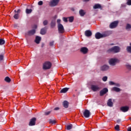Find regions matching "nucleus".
<instances>
[{
	"mask_svg": "<svg viewBox=\"0 0 131 131\" xmlns=\"http://www.w3.org/2000/svg\"><path fill=\"white\" fill-rule=\"evenodd\" d=\"M107 36H109V32H105L102 34L98 32L95 34V38L96 39H100V38H102V37H106Z\"/></svg>",
	"mask_w": 131,
	"mask_h": 131,
	"instance_id": "f257e3e1",
	"label": "nucleus"
},
{
	"mask_svg": "<svg viewBox=\"0 0 131 131\" xmlns=\"http://www.w3.org/2000/svg\"><path fill=\"white\" fill-rule=\"evenodd\" d=\"M119 62H120L119 59H118V58H111L108 60V64L111 66H115L116 64H117V63H119Z\"/></svg>",
	"mask_w": 131,
	"mask_h": 131,
	"instance_id": "f03ea898",
	"label": "nucleus"
},
{
	"mask_svg": "<svg viewBox=\"0 0 131 131\" xmlns=\"http://www.w3.org/2000/svg\"><path fill=\"white\" fill-rule=\"evenodd\" d=\"M108 52H112L113 53H119L120 52V48L118 46H115L110 49Z\"/></svg>",
	"mask_w": 131,
	"mask_h": 131,
	"instance_id": "7ed1b4c3",
	"label": "nucleus"
},
{
	"mask_svg": "<svg viewBox=\"0 0 131 131\" xmlns=\"http://www.w3.org/2000/svg\"><path fill=\"white\" fill-rule=\"evenodd\" d=\"M119 23V21L118 20H116L111 23L110 24V28H111V29H114V28H116V27L118 26Z\"/></svg>",
	"mask_w": 131,
	"mask_h": 131,
	"instance_id": "20e7f679",
	"label": "nucleus"
},
{
	"mask_svg": "<svg viewBox=\"0 0 131 131\" xmlns=\"http://www.w3.org/2000/svg\"><path fill=\"white\" fill-rule=\"evenodd\" d=\"M51 67H52V63L50 61H47L43 64V69L45 70L51 69Z\"/></svg>",
	"mask_w": 131,
	"mask_h": 131,
	"instance_id": "39448f33",
	"label": "nucleus"
},
{
	"mask_svg": "<svg viewBox=\"0 0 131 131\" xmlns=\"http://www.w3.org/2000/svg\"><path fill=\"white\" fill-rule=\"evenodd\" d=\"M91 89L93 92H98L101 90V87L98 85L92 84L91 85Z\"/></svg>",
	"mask_w": 131,
	"mask_h": 131,
	"instance_id": "423d86ee",
	"label": "nucleus"
},
{
	"mask_svg": "<svg viewBox=\"0 0 131 131\" xmlns=\"http://www.w3.org/2000/svg\"><path fill=\"white\" fill-rule=\"evenodd\" d=\"M59 2H60V0H52L50 1L49 6H50V7H56V6L59 4Z\"/></svg>",
	"mask_w": 131,
	"mask_h": 131,
	"instance_id": "0eeeda50",
	"label": "nucleus"
},
{
	"mask_svg": "<svg viewBox=\"0 0 131 131\" xmlns=\"http://www.w3.org/2000/svg\"><path fill=\"white\" fill-rule=\"evenodd\" d=\"M58 32L59 33H64L65 31V29H64V27L63 26V25L59 24L57 26Z\"/></svg>",
	"mask_w": 131,
	"mask_h": 131,
	"instance_id": "6e6552de",
	"label": "nucleus"
},
{
	"mask_svg": "<svg viewBox=\"0 0 131 131\" xmlns=\"http://www.w3.org/2000/svg\"><path fill=\"white\" fill-rule=\"evenodd\" d=\"M83 116L85 118H89L90 116H91V112L88 110H85L83 112Z\"/></svg>",
	"mask_w": 131,
	"mask_h": 131,
	"instance_id": "1a4fd4ad",
	"label": "nucleus"
},
{
	"mask_svg": "<svg viewBox=\"0 0 131 131\" xmlns=\"http://www.w3.org/2000/svg\"><path fill=\"white\" fill-rule=\"evenodd\" d=\"M110 68V67L109 66L104 64L100 67V70L101 71H107V70H109Z\"/></svg>",
	"mask_w": 131,
	"mask_h": 131,
	"instance_id": "9d476101",
	"label": "nucleus"
},
{
	"mask_svg": "<svg viewBox=\"0 0 131 131\" xmlns=\"http://www.w3.org/2000/svg\"><path fill=\"white\" fill-rule=\"evenodd\" d=\"M35 121H36V118H33L30 120V121L29 123V125L30 126H32L33 125H35Z\"/></svg>",
	"mask_w": 131,
	"mask_h": 131,
	"instance_id": "9b49d317",
	"label": "nucleus"
},
{
	"mask_svg": "<svg viewBox=\"0 0 131 131\" xmlns=\"http://www.w3.org/2000/svg\"><path fill=\"white\" fill-rule=\"evenodd\" d=\"M107 93H108V89L104 88L100 92V96H104Z\"/></svg>",
	"mask_w": 131,
	"mask_h": 131,
	"instance_id": "f8f14e48",
	"label": "nucleus"
},
{
	"mask_svg": "<svg viewBox=\"0 0 131 131\" xmlns=\"http://www.w3.org/2000/svg\"><path fill=\"white\" fill-rule=\"evenodd\" d=\"M129 109V107L127 106H122L120 108V110L122 111V112H127Z\"/></svg>",
	"mask_w": 131,
	"mask_h": 131,
	"instance_id": "ddd939ff",
	"label": "nucleus"
},
{
	"mask_svg": "<svg viewBox=\"0 0 131 131\" xmlns=\"http://www.w3.org/2000/svg\"><path fill=\"white\" fill-rule=\"evenodd\" d=\"M92 31L91 30H86L85 31V35L87 37H90V36H92Z\"/></svg>",
	"mask_w": 131,
	"mask_h": 131,
	"instance_id": "4468645a",
	"label": "nucleus"
},
{
	"mask_svg": "<svg viewBox=\"0 0 131 131\" xmlns=\"http://www.w3.org/2000/svg\"><path fill=\"white\" fill-rule=\"evenodd\" d=\"M80 51L81 53H83V54H86V53L89 52V49H88V48L86 47H83L81 48Z\"/></svg>",
	"mask_w": 131,
	"mask_h": 131,
	"instance_id": "2eb2a0df",
	"label": "nucleus"
},
{
	"mask_svg": "<svg viewBox=\"0 0 131 131\" xmlns=\"http://www.w3.org/2000/svg\"><path fill=\"white\" fill-rule=\"evenodd\" d=\"M107 105L108 107H113V102L112 99H109L107 102Z\"/></svg>",
	"mask_w": 131,
	"mask_h": 131,
	"instance_id": "dca6fc26",
	"label": "nucleus"
},
{
	"mask_svg": "<svg viewBox=\"0 0 131 131\" xmlns=\"http://www.w3.org/2000/svg\"><path fill=\"white\" fill-rule=\"evenodd\" d=\"M79 13L80 16H81V17H83V16H84V15H85V14H86V12H85V11L81 9L79 10Z\"/></svg>",
	"mask_w": 131,
	"mask_h": 131,
	"instance_id": "f3484780",
	"label": "nucleus"
},
{
	"mask_svg": "<svg viewBox=\"0 0 131 131\" xmlns=\"http://www.w3.org/2000/svg\"><path fill=\"white\" fill-rule=\"evenodd\" d=\"M40 34H42V35H45V34H46V33H47V28L45 27V28L41 29L40 30Z\"/></svg>",
	"mask_w": 131,
	"mask_h": 131,
	"instance_id": "a211bd4d",
	"label": "nucleus"
},
{
	"mask_svg": "<svg viewBox=\"0 0 131 131\" xmlns=\"http://www.w3.org/2000/svg\"><path fill=\"white\" fill-rule=\"evenodd\" d=\"M69 90V88H65L62 89L60 91V93L61 94H65L66 93H67V92H68V91Z\"/></svg>",
	"mask_w": 131,
	"mask_h": 131,
	"instance_id": "6ab92c4d",
	"label": "nucleus"
},
{
	"mask_svg": "<svg viewBox=\"0 0 131 131\" xmlns=\"http://www.w3.org/2000/svg\"><path fill=\"white\" fill-rule=\"evenodd\" d=\"M40 40H41V37H40V36H37L35 40V42H36V43H37V44L39 43V42H40Z\"/></svg>",
	"mask_w": 131,
	"mask_h": 131,
	"instance_id": "aec40b11",
	"label": "nucleus"
},
{
	"mask_svg": "<svg viewBox=\"0 0 131 131\" xmlns=\"http://www.w3.org/2000/svg\"><path fill=\"white\" fill-rule=\"evenodd\" d=\"M112 91L113 92H116L117 93H118L119 92H120L121 90H120V89L117 87H114L112 89Z\"/></svg>",
	"mask_w": 131,
	"mask_h": 131,
	"instance_id": "412c9836",
	"label": "nucleus"
},
{
	"mask_svg": "<svg viewBox=\"0 0 131 131\" xmlns=\"http://www.w3.org/2000/svg\"><path fill=\"white\" fill-rule=\"evenodd\" d=\"M102 8V6H101V5L99 4H95L94 6H93V9H101Z\"/></svg>",
	"mask_w": 131,
	"mask_h": 131,
	"instance_id": "4be33fe9",
	"label": "nucleus"
},
{
	"mask_svg": "<svg viewBox=\"0 0 131 131\" xmlns=\"http://www.w3.org/2000/svg\"><path fill=\"white\" fill-rule=\"evenodd\" d=\"M63 105L64 108H68V106H69V103L67 101H64L63 102Z\"/></svg>",
	"mask_w": 131,
	"mask_h": 131,
	"instance_id": "5701e85b",
	"label": "nucleus"
},
{
	"mask_svg": "<svg viewBox=\"0 0 131 131\" xmlns=\"http://www.w3.org/2000/svg\"><path fill=\"white\" fill-rule=\"evenodd\" d=\"M35 30L34 29H33V30H31L30 31H29L28 32V34L29 35H33V34H34V33H35Z\"/></svg>",
	"mask_w": 131,
	"mask_h": 131,
	"instance_id": "b1692460",
	"label": "nucleus"
},
{
	"mask_svg": "<svg viewBox=\"0 0 131 131\" xmlns=\"http://www.w3.org/2000/svg\"><path fill=\"white\" fill-rule=\"evenodd\" d=\"M56 26V21L52 20L51 23V27L52 28H54Z\"/></svg>",
	"mask_w": 131,
	"mask_h": 131,
	"instance_id": "393cba45",
	"label": "nucleus"
},
{
	"mask_svg": "<svg viewBox=\"0 0 131 131\" xmlns=\"http://www.w3.org/2000/svg\"><path fill=\"white\" fill-rule=\"evenodd\" d=\"M131 29V25L129 24H127L126 26V30H127V31H129Z\"/></svg>",
	"mask_w": 131,
	"mask_h": 131,
	"instance_id": "a878e982",
	"label": "nucleus"
},
{
	"mask_svg": "<svg viewBox=\"0 0 131 131\" xmlns=\"http://www.w3.org/2000/svg\"><path fill=\"white\" fill-rule=\"evenodd\" d=\"M56 121L55 120L49 119V123L50 124H55Z\"/></svg>",
	"mask_w": 131,
	"mask_h": 131,
	"instance_id": "bb28decb",
	"label": "nucleus"
},
{
	"mask_svg": "<svg viewBox=\"0 0 131 131\" xmlns=\"http://www.w3.org/2000/svg\"><path fill=\"white\" fill-rule=\"evenodd\" d=\"M26 14H31V13H32V9H26Z\"/></svg>",
	"mask_w": 131,
	"mask_h": 131,
	"instance_id": "cd10ccee",
	"label": "nucleus"
},
{
	"mask_svg": "<svg viewBox=\"0 0 131 131\" xmlns=\"http://www.w3.org/2000/svg\"><path fill=\"white\" fill-rule=\"evenodd\" d=\"M73 126L72 125V124H70V125H67V129L68 130H70V129H72Z\"/></svg>",
	"mask_w": 131,
	"mask_h": 131,
	"instance_id": "c85d7f7f",
	"label": "nucleus"
},
{
	"mask_svg": "<svg viewBox=\"0 0 131 131\" xmlns=\"http://www.w3.org/2000/svg\"><path fill=\"white\" fill-rule=\"evenodd\" d=\"M5 80L6 81V82H11V78H10L9 77H6L5 78Z\"/></svg>",
	"mask_w": 131,
	"mask_h": 131,
	"instance_id": "c756f323",
	"label": "nucleus"
},
{
	"mask_svg": "<svg viewBox=\"0 0 131 131\" xmlns=\"http://www.w3.org/2000/svg\"><path fill=\"white\" fill-rule=\"evenodd\" d=\"M74 20V17L73 16H71L69 17V21L70 23L73 22V20Z\"/></svg>",
	"mask_w": 131,
	"mask_h": 131,
	"instance_id": "7c9ffc66",
	"label": "nucleus"
},
{
	"mask_svg": "<svg viewBox=\"0 0 131 131\" xmlns=\"http://www.w3.org/2000/svg\"><path fill=\"white\" fill-rule=\"evenodd\" d=\"M5 40L3 39H0V46H3V45H5Z\"/></svg>",
	"mask_w": 131,
	"mask_h": 131,
	"instance_id": "2f4dec72",
	"label": "nucleus"
},
{
	"mask_svg": "<svg viewBox=\"0 0 131 131\" xmlns=\"http://www.w3.org/2000/svg\"><path fill=\"white\" fill-rule=\"evenodd\" d=\"M13 17L14 19H19V14L15 13Z\"/></svg>",
	"mask_w": 131,
	"mask_h": 131,
	"instance_id": "473e14b6",
	"label": "nucleus"
},
{
	"mask_svg": "<svg viewBox=\"0 0 131 131\" xmlns=\"http://www.w3.org/2000/svg\"><path fill=\"white\" fill-rule=\"evenodd\" d=\"M3 118H1L0 121H1V122H5V123L7 122V119L4 118V120H3Z\"/></svg>",
	"mask_w": 131,
	"mask_h": 131,
	"instance_id": "72a5a7b5",
	"label": "nucleus"
},
{
	"mask_svg": "<svg viewBox=\"0 0 131 131\" xmlns=\"http://www.w3.org/2000/svg\"><path fill=\"white\" fill-rule=\"evenodd\" d=\"M126 50L128 52V53H131V46L127 47Z\"/></svg>",
	"mask_w": 131,
	"mask_h": 131,
	"instance_id": "f704fd0d",
	"label": "nucleus"
},
{
	"mask_svg": "<svg viewBox=\"0 0 131 131\" xmlns=\"http://www.w3.org/2000/svg\"><path fill=\"white\" fill-rule=\"evenodd\" d=\"M107 79H108V77L107 76H104L102 78L103 81H107Z\"/></svg>",
	"mask_w": 131,
	"mask_h": 131,
	"instance_id": "c9c22d12",
	"label": "nucleus"
},
{
	"mask_svg": "<svg viewBox=\"0 0 131 131\" xmlns=\"http://www.w3.org/2000/svg\"><path fill=\"white\" fill-rule=\"evenodd\" d=\"M126 4L128 6H131V0H127Z\"/></svg>",
	"mask_w": 131,
	"mask_h": 131,
	"instance_id": "e433bc0d",
	"label": "nucleus"
},
{
	"mask_svg": "<svg viewBox=\"0 0 131 131\" xmlns=\"http://www.w3.org/2000/svg\"><path fill=\"white\" fill-rule=\"evenodd\" d=\"M4 114H5V112H0V118L4 116Z\"/></svg>",
	"mask_w": 131,
	"mask_h": 131,
	"instance_id": "4c0bfd02",
	"label": "nucleus"
},
{
	"mask_svg": "<svg viewBox=\"0 0 131 131\" xmlns=\"http://www.w3.org/2000/svg\"><path fill=\"white\" fill-rule=\"evenodd\" d=\"M109 84L110 85H114L115 84V82L111 81L109 82Z\"/></svg>",
	"mask_w": 131,
	"mask_h": 131,
	"instance_id": "58836bf2",
	"label": "nucleus"
},
{
	"mask_svg": "<svg viewBox=\"0 0 131 131\" xmlns=\"http://www.w3.org/2000/svg\"><path fill=\"white\" fill-rule=\"evenodd\" d=\"M4 60V55L1 54L0 55V61H3Z\"/></svg>",
	"mask_w": 131,
	"mask_h": 131,
	"instance_id": "ea45409f",
	"label": "nucleus"
},
{
	"mask_svg": "<svg viewBox=\"0 0 131 131\" xmlns=\"http://www.w3.org/2000/svg\"><path fill=\"white\" fill-rule=\"evenodd\" d=\"M115 129L116 130H119V125H116V126L115 127Z\"/></svg>",
	"mask_w": 131,
	"mask_h": 131,
	"instance_id": "a19ab883",
	"label": "nucleus"
},
{
	"mask_svg": "<svg viewBox=\"0 0 131 131\" xmlns=\"http://www.w3.org/2000/svg\"><path fill=\"white\" fill-rule=\"evenodd\" d=\"M43 24L44 26H46V25H48V20H44L43 22Z\"/></svg>",
	"mask_w": 131,
	"mask_h": 131,
	"instance_id": "79ce46f5",
	"label": "nucleus"
},
{
	"mask_svg": "<svg viewBox=\"0 0 131 131\" xmlns=\"http://www.w3.org/2000/svg\"><path fill=\"white\" fill-rule=\"evenodd\" d=\"M51 114V111L46 112L45 113V115H50Z\"/></svg>",
	"mask_w": 131,
	"mask_h": 131,
	"instance_id": "37998d69",
	"label": "nucleus"
},
{
	"mask_svg": "<svg viewBox=\"0 0 131 131\" xmlns=\"http://www.w3.org/2000/svg\"><path fill=\"white\" fill-rule=\"evenodd\" d=\"M42 4H43L42 1H39V2H38V5L39 6H42Z\"/></svg>",
	"mask_w": 131,
	"mask_h": 131,
	"instance_id": "c03bdc74",
	"label": "nucleus"
},
{
	"mask_svg": "<svg viewBox=\"0 0 131 131\" xmlns=\"http://www.w3.org/2000/svg\"><path fill=\"white\" fill-rule=\"evenodd\" d=\"M57 23L58 25L61 24V19H57Z\"/></svg>",
	"mask_w": 131,
	"mask_h": 131,
	"instance_id": "a18cd8bd",
	"label": "nucleus"
},
{
	"mask_svg": "<svg viewBox=\"0 0 131 131\" xmlns=\"http://www.w3.org/2000/svg\"><path fill=\"white\" fill-rule=\"evenodd\" d=\"M127 68L129 69V70H131V66L129 64L127 65Z\"/></svg>",
	"mask_w": 131,
	"mask_h": 131,
	"instance_id": "49530a36",
	"label": "nucleus"
},
{
	"mask_svg": "<svg viewBox=\"0 0 131 131\" xmlns=\"http://www.w3.org/2000/svg\"><path fill=\"white\" fill-rule=\"evenodd\" d=\"M114 85H116V86H118V88H119V86H120V84H119V83H115Z\"/></svg>",
	"mask_w": 131,
	"mask_h": 131,
	"instance_id": "de8ad7c7",
	"label": "nucleus"
},
{
	"mask_svg": "<svg viewBox=\"0 0 131 131\" xmlns=\"http://www.w3.org/2000/svg\"><path fill=\"white\" fill-rule=\"evenodd\" d=\"M63 20L64 22H68V21L67 20V18H66V17H63Z\"/></svg>",
	"mask_w": 131,
	"mask_h": 131,
	"instance_id": "09e8293b",
	"label": "nucleus"
},
{
	"mask_svg": "<svg viewBox=\"0 0 131 131\" xmlns=\"http://www.w3.org/2000/svg\"><path fill=\"white\" fill-rule=\"evenodd\" d=\"M54 45V41H52L50 42V46H52Z\"/></svg>",
	"mask_w": 131,
	"mask_h": 131,
	"instance_id": "8fccbe9b",
	"label": "nucleus"
},
{
	"mask_svg": "<svg viewBox=\"0 0 131 131\" xmlns=\"http://www.w3.org/2000/svg\"><path fill=\"white\" fill-rule=\"evenodd\" d=\"M59 109H60V108H59L58 107L54 108V110L56 111H57V110H59Z\"/></svg>",
	"mask_w": 131,
	"mask_h": 131,
	"instance_id": "3c124183",
	"label": "nucleus"
},
{
	"mask_svg": "<svg viewBox=\"0 0 131 131\" xmlns=\"http://www.w3.org/2000/svg\"><path fill=\"white\" fill-rule=\"evenodd\" d=\"M20 12H21V10H20V9L17 10V14H19V13H20Z\"/></svg>",
	"mask_w": 131,
	"mask_h": 131,
	"instance_id": "603ef678",
	"label": "nucleus"
},
{
	"mask_svg": "<svg viewBox=\"0 0 131 131\" xmlns=\"http://www.w3.org/2000/svg\"><path fill=\"white\" fill-rule=\"evenodd\" d=\"M14 28H17V27H18V25L17 24H15L14 26Z\"/></svg>",
	"mask_w": 131,
	"mask_h": 131,
	"instance_id": "864d4df0",
	"label": "nucleus"
},
{
	"mask_svg": "<svg viewBox=\"0 0 131 131\" xmlns=\"http://www.w3.org/2000/svg\"><path fill=\"white\" fill-rule=\"evenodd\" d=\"M127 131H131V127H128Z\"/></svg>",
	"mask_w": 131,
	"mask_h": 131,
	"instance_id": "5fc2aeb1",
	"label": "nucleus"
},
{
	"mask_svg": "<svg viewBox=\"0 0 131 131\" xmlns=\"http://www.w3.org/2000/svg\"><path fill=\"white\" fill-rule=\"evenodd\" d=\"M120 121H121V120L120 119H118L117 121V123H119V122H120Z\"/></svg>",
	"mask_w": 131,
	"mask_h": 131,
	"instance_id": "6e6d98bb",
	"label": "nucleus"
},
{
	"mask_svg": "<svg viewBox=\"0 0 131 131\" xmlns=\"http://www.w3.org/2000/svg\"><path fill=\"white\" fill-rule=\"evenodd\" d=\"M90 0H83V2H89Z\"/></svg>",
	"mask_w": 131,
	"mask_h": 131,
	"instance_id": "4d7b16f0",
	"label": "nucleus"
},
{
	"mask_svg": "<svg viewBox=\"0 0 131 131\" xmlns=\"http://www.w3.org/2000/svg\"><path fill=\"white\" fill-rule=\"evenodd\" d=\"M15 13H17V11L14 10Z\"/></svg>",
	"mask_w": 131,
	"mask_h": 131,
	"instance_id": "13d9d810",
	"label": "nucleus"
},
{
	"mask_svg": "<svg viewBox=\"0 0 131 131\" xmlns=\"http://www.w3.org/2000/svg\"><path fill=\"white\" fill-rule=\"evenodd\" d=\"M37 27L36 26H35V28H36Z\"/></svg>",
	"mask_w": 131,
	"mask_h": 131,
	"instance_id": "bf43d9fd",
	"label": "nucleus"
},
{
	"mask_svg": "<svg viewBox=\"0 0 131 131\" xmlns=\"http://www.w3.org/2000/svg\"><path fill=\"white\" fill-rule=\"evenodd\" d=\"M42 47H43V45H42Z\"/></svg>",
	"mask_w": 131,
	"mask_h": 131,
	"instance_id": "052dcab7",
	"label": "nucleus"
},
{
	"mask_svg": "<svg viewBox=\"0 0 131 131\" xmlns=\"http://www.w3.org/2000/svg\"><path fill=\"white\" fill-rule=\"evenodd\" d=\"M130 46H131V42L130 43Z\"/></svg>",
	"mask_w": 131,
	"mask_h": 131,
	"instance_id": "680f3d73",
	"label": "nucleus"
}]
</instances>
